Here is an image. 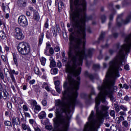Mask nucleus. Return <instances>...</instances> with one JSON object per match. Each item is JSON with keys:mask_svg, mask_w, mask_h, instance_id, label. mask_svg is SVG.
<instances>
[{"mask_svg": "<svg viewBox=\"0 0 131 131\" xmlns=\"http://www.w3.org/2000/svg\"><path fill=\"white\" fill-rule=\"evenodd\" d=\"M87 6L88 4H86L85 7L83 5H80L82 8H79L80 6H75V8L74 7H70V23L73 28L77 29L75 32L78 37L73 36L74 32H72V34L70 35L68 56L75 67H77V66H82L83 59L93 58L95 52V49L89 48L87 51L88 53H85V42L83 43V48L80 51V45L82 43V39H85L86 37V22L93 20V15H86Z\"/></svg>", "mask_w": 131, "mask_h": 131, "instance_id": "nucleus-1", "label": "nucleus"}, {"mask_svg": "<svg viewBox=\"0 0 131 131\" xmlns=\"http://www.w3.org/2000/svg\"><path fill=\"white\" fill-rule=\"evenodd\" d=\"M74 67L76 68L74 66H71L70 63L68 62L67 64L66 65V72L68 73V80L64 82V84L67 85V88L68 89V91L70 93H73L75 99H73V102H69V108L72 109H75L76 106H79V107H82L83 105L82 103L79 100H77L78 97V91L79 90V86H80V76H77V80L73 78V72H71V69H73Z\"/></svg>", "mask_w": 131, "mask_h": 131, "instance_id": "nucleus-2", "label": "nucleus"}, {"mask_svg": "<svg viewBox=\"0 0 131 131\" xmlns=\"http://www.w3.org/2000/svg\"><path fill=\"white\" fill-rule=\"evenodd\" d=\"M67 112H56V118L53 119L54 129L52 131H59L60 129L59 127L61 125H64L63 126V131L69 130V126H70V120L71 116L68 115L67 117L63 115V113H66Z\"/></svg>", "mask_w": 131, "mask_h": 131, "instance_id": "nucleus-3", "label": "nucleus"}, {"mask_svg": "<svg viewBox=\"0 0 131 131\" xmlns=\"http://www.w3.org/2000/svg\"><path fill=\"white\" fill-rule=\"evenodd\" d=\"M115 47L117 49V50H119L118 55L116 56L115 58V61H117V60H125V56L126 55H128L129 53L131 52V47L130 45L128 44V46L125 49V53H124V45L120 46V42H118L115 44Z\"/></svg>", "mask_w": 131, "mask_h": 131, "instance_id": "nucleus-4", "label": "nucleus"}, {"mask_svg": "<svg viewBox=\"0 0 131 131\" xmlns=\"http://www.w3.org/2000/svg\"><path fill=\"white\" fill-rule=\"evenodd\" d=\"M115 47L117 49V50H119L118 55L116 56L115 58V61H117V60H125V56L126 55H128L129 53L131 52V47L130 45L128 44V46L125 49V53H124V45L120 46V42H118L115 44Z\"/></svg>", "mask_w": 131, "mask_h": 131, "instance_id": "nucleus-5", "label": "nucleus"}, {"mask_svg": "<svg viewBox=\"0 0 131 131\" xmlns=\"http://www.w3.org/2000/svg\"><path fill=\"white\" fill-rule=\"evenodd\" d=\"M17 52L23 56H31L32 55V50L31 47L28 42H20L17 46Z\"/></svg>", "mask_w": 131, "mask_h": 131, "instance_id": "nucleus-6", "label": "nucleus"}, {"mask_svg": "<svg viewBox=\"0 0 131 131\" xmlns=\"http://www.w3.org/2000/svg\"><path fill=\"white\" fill-rule=\"evenodd\" d=\"M62 86L64 90L62 92V98H61V99H58L55 101V106H62V105H66L67 103L65 101L66 100H68V98H69L71 95V92L68 90V88H67V85L66 84L62 85Z\"/></svg>", "mask_w": 131, "mask_h": 131, "instance_id": "nucleus-7", "label": "nucleus"}, {"mask_svg": "<svg viewBox=\"0 0 131 131\" xmlns=\"http://www.w3.org/2000/svg\"><path fill=\"white\" fill-rule=\"evenodd\" d=\"M131 20V14L126 17L125 19H122V14L118 15L116 20V25L117 27H121L123 25L128 24Z\"/></svg>", "mask_w": 131, "mask_h": 131, "instance_id": "nucleus-8", "label": "nucleus"}, {"mask_svg": "<svg viewBox=\"0 0 131 131\" xmlns=\"http://www.w3.org/2000/svg\"><path fill=\"white\" fill-rule=\"evenodd\" d=\"M69 3L70 8L80 7V6H83V7L85 8L87 4L86 0H69Z\"/></svg>", "mask_w": 131, "mask_h": 131, "instance_id": "nucleus-9", "label": "nucleus"}, {"mask_svg": "<svg viewBox=\"0 0 131 131\" xmlns=\"http://www.w3.org/2000/svg\"><path fill=\"white\" fill-rule=\"evenodd\" d=\"M14 37L17 40H23L25 37V35L23 34L22 29L16 27L14 29Z\"/></svg>", "mask_w": 131, "mask_h": 131, "instance_id": "nucleus-10", "label": "nucleus"}, {"mask_svg": "<svg viewBox=\"0 0 131 131\" xmlns=\"http://www.w3.org/2000/svg\"><path fill=\"white\" fill-rule=\"evenodd\" d=\"M17 22L21 27H26L28 26V19L24 15H20L17 19Z\"/></svg>", "mask_w": 131, "mask_h": 131, "instance_id": "nucleus-11", "label": "nucleus"}, {"mask_svg": "<svg viewBox=\"0 0 131 131\" xmlns=\"http://www.w3.org/2000/svg\"><path fill=\"white\" fill-rule=\"evenodd\" d=\"M8 73L13 82H15L16 79L15 78V76L14 75H19V72L16 71L15 70H12V69H9L8 70Z\"/></svg>", "mask_w": 131, "mask_h": 131, "instance_id": "nucleus-12", "label": "nucleus"}, {"mask_svg": "<svg viewBox=\"0 0 131 131\" xmlns=\"http://www.w3.org/2000/svg\"><path fill=\"white\" fill-rule=\"evenodd\" d=\"M100 105H101V99L99 98H96L95 99V109H96V113L97 114H103V112L100 111Z\"/></svg>", "mask_w": 131, "mask_h": 131, "instance_id": "nucleus-13", "label": "nucleus"}, {"mask_svg": "<svg viewBox=\"0 0 131 131\" xmlns=\"http://www.w3.org/2000/svg\"><path fill=\"white\" fill-rule=\"evenodd\" d=\"M108 109L109 107H108V106L102 105L101 107V111L102 112V114H100V115H103L104 117H108V116H109V113H108Z\"/></svg>", "mask_w": 131, "mask_h": 131, "instance_id": "nucleus-14", "label": "nucleus"}, {"mask_svg": "<svg viewBox=\"0 0 131 131\" xmlns=\"http://www.w3.org/2000/svg\"><path fill=\"white\" fill-rule=\"evenodd\" d=\"M59 29H60V27L57 24H56L54 26L51 27L50 29V31H51L53 34V36H57L58 35V31H59Z\"/></svg>", "mask_w": 131, "mask_h": 131, "instance_id": "nucleus-15", "label": "nucleus"}, {"mask_svg": "<svg viewBox=\"0 0 131 131\" xmlns=\"http://www.w3.org/2000/svg\"><path fill=\"white\" fill-rule=\"evenodd\" d=\"M17 6L20 9H25L27 7V0H17Z\"/></svg>", "mask_w": 131, "mask_h": 131, "instance_id": "nucleus-16", "label": "nucleus"}, {"mask_svg": "<svg viewBox=\"0 0 131 131\" xmlns=\"http://www.w3.org/2000/svg\"><path fill=\"white\" fill-rule=\"evenodd\" d=\"M117 62L118 63L116 62V64L115 65V69L116 71H119V70L120 69V67L122 66H123V64H122L123 62H124V60L123 59H118Z\"/></svg>", "mask_w": 131, "mask_h": 131, "instance_id": "nucleus-17", "label": "nucleus"}, {"mask_svg": "<svg viewBox=\"0 0 131 131\" xmlns=\"http://www.w3.org/2000/svg\"><path fill=\"white\" fill-rule=\"evenodd\" d=\"M96 74H90L89 73V71H85L84 72V76L86 78H90L91 80H94L95 78H96Z\"/></svg>", "mask_w": 131, "mask_h": 131, "instance_id": "nucleus-18", "label": "nucleus"}, {"mask_svg": "<svg viewBox=\"0 0 131 131\" xmlns=\"http://www.w3.org/2000/svg\"><path fill=\"white\" fill-rule=\"evenodd\" d=\"M18 57L19 55L16 53H12V58L13 60V65H15L16 67L19 66V63L18 62Z\"/></svg>", "mask_w": 131, "mask_h": 131, "instance_id": "nucleus-19", "label": "nucleus"}, {"mask_svg": "<svg viewBox=\"0 0 131 131\" xmlns=\"http://www.w3.org/2000/svg\"><path fill=\"white\" fill-rule=\"evenodd\" d=\"M92 95H96V92H95V90L93 89H92L91 91V94L89 95V99L86 101V105H89L92 103V101L93 99L92 98Z\"/></svg>", "mask_w": 131, "mask_h": 131, "instance_id": "nucleus-20", "label": "nucleus"}, {"mask_svg": "<svg viewBox=\"0 0 131 131\" xmlns=\"http://www.w3.org/2000/svg\"><path fill=\"white\" fill-rule=\"evenodd\" d=\"M106 96L108 97L112 100V101H113L114 100V96H113V90H111V89H108V90L106 91Z\"/></svg>", "mask_w": 131, "mask_h": 131, "instance_id": "nucleus-21", "label": "nucleus"}, {"mask_svg": "<svg viewBox=\"0 0 131 131\" xmlns=\"http://www.w3.org/2000/svg\"><path fill=\"white\" fill-rule=\"evenodd\" d=\"M3 49L4 50L3 52L6 53V55H8V54H10V52L12 51V46H11V45H4Z\"/></svg>", "mask_w": 131, "mask_h": 131, "instance_id": "nucleus-22", "label": "nucleus"}, {"mask_svg": "<svg viewBox=\"0 0 131 131\" xmlns=\"http://www.w3.org/2000/svg\"><path fill=\"white\" fill-rule=\"evenodd\" d=\"M12 125L13 126H15V125H20L21 124V122L20 121V118L18 117H14L12 118Z\"/></svg>", "mask_w": 131, "mask_h": 131, "instance_id": "nucleus-23", "label": "nucleus"}, {"mask_svg": "<svg viewBox=\"0 0 131 131\" xmlns=\"http://www.w3.org/2000/svg\"><path fill=\"white\" fill-rule=\"evenodd\" d=\"M33 18L35 21L38 22L40 19V15H39V13L38 11H36V10H34L33 12Z\"/></svg>", "mask_w": 131, "mask_h": 131, "instance_id": "nucleus-24", "label": "nucleus"}, {"mask_svg": "<svg viewBox=\"0 0 131 131\" xmlns=\"http://www.w3.org/2000/svg\"><path fill=\"white\" fill-rule=\"evenodd\" d=\"M105 32H102L99 36V37L98 38V40L95 41V43H100V41H101V40H103L104 38H105Z\"/></svg>", "mask_w": 131, "mask_h": 131, "instance_id": "nucleus-25", "label": "nucleus"}, {"mask_svg": "<svg viewBox=\"0 0 131 131\" xmlns=\"http://www.w3.org/2000/svg\"><path fill=\"white\" fill-rule=\"evenodd\" d=\"M44 37H45V32H43V31L42 33H41L39 35V41H38V46L39 47L41 46V45H42Z\"/></svg>", "mask_w": 131, "mask_h": 131, "instance_id": "nucleus-26", "label": "nucleus"}, {"mask_svg": "<svg viewBox=\"0 0 131 131\" xmlns=\"http://www.w3.org/2000/svg\"><path fill=\"white\" fill-rule=\"evenodd\" d=\"M95 117H96V116L95 115V112L94 111H92L91 113L88 118L89 122H92V121L95 119Z\"/></svg>", "mask_w": 131, "mask_h": 131, "instance_id": "nucleus-27", "label": "nucleus"}, {"mask_svg": "<svg viewBox=\"0 0 131 131\" xmlns=\"http://www.w3.org/2000/svg\"><path fill=\"white\" fill-rule=\"evenodd\" d=\"M100 95L102 96L101 99H100V101H101L102 103H104L106 102V98H107V93L106 94H104V92H101Z\"/></svg>", "mask_w": 131, "mask_h": 131, "instance_id": "nucleus-28", "label": "nucleus"}, {"mask_svg": "<svg viewBox=\"0 0 131 131\" xmlns=\"http://www.w3.org/2000/svg\"><path fill=\"white\" fill-rule=\"evenodd\" d=\"M0 37L3 40L8 39L7 34L4 31H0Z\"/></svg>", "mask_w": 131, "mask_h": 131, "instance_id": "nucleus-29", "label": "nucleus"}, {"mask_svg": "<svg viewBox=\"0 0 131 131\" xmlns=\"http://www.w3.org/2000/svg\"><path fill=\"white\" fill-rule=\"evenodd\" d=\"M80 97L81 98V99L85 100V104H86V101H87L89 99V98H89V95H88V94L86 93H82L80 94Z\"/></svg>", "mask_w": 131, "mask_h": 131, "instance_id": "nucleus-30", "label": "nucleus"}, {"mask_svg": "<svg viewBox=\"0 0 131 131\" xmlns=\"http://www.w3.org/2000/svg\"><path fill=\"white\" fill-rule=\"evenodd\" d=\"M38 116L39 119H43L47 117V113L45 111H42L38 114Z\"/></svg>", "mask_w": 131, "mask_h": 131, "instance_id": "nucleus-31", "label": "nucleus"}, {"mask_svg": "<svg viewBox=\"0 0 131 131\" xmlns=\"http://www.w3.org/2000/svg\"><path fill=\"white\" fill-rule=\"evenodd\" d=\"M7 90V85L5 84L3 82L0 81V92H5Z\"/></svg>", "mask_w": 131, "mask_h": 131, "instance_id": "nucleus-32", "label": "nucleus"}, {"mask_svg": "<svg viewBox=\"0 0 131 131\" xmlns=\"http://www.w3.org/2000/svg\"><path fill=\"white\" fill-rule=\"evenodd\" d=\"M1 8L3 12L4 13L6 12V10L7 11H10V7H9V5L5 6V3H4L2 4Z\"/></svg>", "mask_w": 131, "mask_h": 131, "instance_id": "nucleus-33", "label": "nucleus"}, {"mask_svg": "<svg viewBox=\"0 0 131 131\" xmlns=\"http://www.w3.org/2000/svg\"><path fill=\"white\" fill-rule=\"evenodd\" d=\"M122 5L123 7H127L131 5V0H124L122 2Z\"/></svg>", "mask_w": 131, "mask_h": 131, "instance_id": "nucleus-34", "label": "nucleus"}, {"mask_svg": "<svg viewBox=\"0 0 131 131\" xmlns=\"http://www.w3.org/2000/svg\"><path fill=\"white\" fill-rule=\"evenodd\" d=\"M21 128L23 130H26L27 129L28 131H31V129L29 126H27L25 123H23L21 124Z\"/></svg>", "mask_w": 131, "mask_h": 131, "instance_id": "nucleus-35", "label": "nucleus"}, {"mask_svg": "<svg viewBox=\"0 0 131 131\" xmlns=\"http://www.w3.org/2000/svg\"><path fill=\"white\" fill-rule=\"evenodd\" d=\"M74 70H75V74L76 77H77V76H79L80 74H81V67L79 68L76 70H75V69H74Z\"/></svg>", "mask_w": 131, "mask_h": 131, "instance_id": "nucleus-36", "label": "nucleus"}, {"mask_svg": "<svg viewBox=\"0 0 131 131\" xmlns=\"http://www.w3.org/2000/svg\"><path fill=\"white\" fill-rule=\"evenodd\" d=\"M49 26H50V25H49V18H47L43 25L42 31H43V32H45V30L48 29V28H49Z\"/></svg>", "mask_w": 131, "mask_h": 131, "instance_id": "nucleus-37", "label": "nucleus"}, {"mask_svg": "<svg viewBox=\"0 0 131 131\" xmlns=\"http://www.w3.org/2000/svg\"><path fill=\"white\" fill-rule=\"evenodd\" d=\"M108 9L111 11V12H116V10L114 9V5L113 3L108 4Z\"/></svg>", "mask_w": 131, "mask_h": 131, "instance_id": "nucleus-38", "label": "nucleus"}, {"mask_svg": "<svg viewBox=\"0 0 131 131\" xmlns=\"http://www.w3.org/2000/svg\"><path fill=\"white\" fill-rule=\"evenodd\" d=\"M34 112L35 113L37 114L39 113L40 110H41V107H40V105H37L35 106H34Z\"/></svg>", "mask_w": 131, "mask_h": 131, "instance_id": "nucleus-39", "label": "nucleus"}, {"mask_svg": "<svg viewBox=\"0 0 131 131\" xmlns=\"http://www.w3.org/2000/svg\"><path fill=\"white\" fill-rule=\"evenodd\" d=\"M40 62L41 65H42V66H45L46 63L47 62V58H46L43 56H42L40 60Z\"/></svg>", "mask_w": 131, "mask_h": 131, "instance_id": "nucleus-40", "label": "nucleus"}, {"mask_svg": "<svg viewBox=\"0 0 131 131\" xmlns=\"http://www.w3.org/2000/svg\"><path fill=\"white\" fill-rule=\"evenodd\" d=\"M109 78H110V76L108 74H106L105 76V78L104 79L103 83V84H107L109 82Z\"/></svg>", "mask_w": 131, "mask_h": 131, "instance_id": "nucleus-41", "label": "nucleus"}, {"mask_svg": "<svg viewBox=\"0 0 131 131\" xmlns=\"http://www.w3.org/2000/svg\"><path fill=\"white\" fill-rule=\"evenodd\" d=\"M34 72L35 74H36V75H39L40 72L39 71V68L37 67V66L34 67Z\"/></svg>", "mask_w": 131, "mask_h": 131, "instance_id": "nucleus-42", "label": "nucleus"}, {"mask_svg": "<svg viewBox=\"0 0 131 131\" xmlns=\"http://www.w3.org/2000/svg\"><path fill=\"white\" fill-rule=\"evenodd\" d=\"M66 53L65 52V51H63L62 52V57L63 58V59H62V61L63 62H67V57L66 56Z\"/></svg>", "mask_w": 131, "mask_h": 131, "instance_id": "nucleus-43", "label": "nucleus"}, {"mask_svg": "<svg viewBox=\"0 0 131 131\" xmlns=\"http://www.w3.org/2000/svg\"><path fill=\"white\" fill-rule=\"evenodd\" d=\"M56 61H55V60H54V59H52V60H51L50 61V68H53L54 67H56Z\"/></svg>", "mask_w": 131, "mask_h": 131, "instance_id": "nucleus-44", "label": "nucleus"}, {"mask_svg": "<svg viewBox=\"0 0 131 131\" xmlns=\"http://www.w3.org/2000/svg\"><path fill=\"white\" fill-rule=\"evenodd\" d=\"M8 54L4 55H1V59L3 60V62H5V63H7L8 62V56H7Z\"/></svg>", "mask_w": 131, "mask_h": 131, "instance_id": "nucleus-45", "label": "nucleus"}, {"mask_svg": "<svg viewBox=\"0 0 131 131\" xmlns=\"http://www.w3.org/2000/svg\"><path fill=\"white\" fill-rule=\"evenodd\" d=\"M32 89L35 93H38V91H39V88H38V86L37 84L36 85H32Z\"/></svg>", "mask_w": 131, "mask_h": 131, "instance_id": "nucleus-46", "label": "nucleus"}, {"mask_svg": "<svg viewBox=\"0 0 131 131\" xmlns=\"http://www.w3.org/2000/svg\"><path fill=\"white\" fill-rule=\"evenodd\" d=\"M101 23L103 24L106 22V20L107 19V17L106 16V15L103 14L101 16Z\"/></svg>", "mask_w": 131, "mask_h": 131, "instance_id": "nucleus-47", "label": "nucleus"}, {"mask_svg": "<svg viewBox=\"0 0 131 131\" xmlns=\"http://www.w3.org/2000/svg\"><path fill=\"white\" fill-rule=\"evenodd\" d=\"M52 36V33H50L49 30H47L46 33V37L47 39H50Z\"/></svg>", "mask_w": 131, "mask_h": 131, "instance_id": "nucleus-48", "label": "nucleus"}, {"mask_svg": "<svg viewBox=\"0 0 131 131\" xmlns=\"http://www.w3.org/2000/svg\"><path fill=\"white\" fill-rule=\"evenodd\" d=\"M122 125L125 128H127L128 127V122L126 120L123 121L122 122Z\"/></svg>", "mask_w": 131, "mask_h": 131, "instance_id": "nucleus-49", "label": "nucleus"}, {"mask_svg": "<svg viewBox=\"0 0 131 131\" xmlns=\"http://www.w3.org/2000/svg\"><path fill=\"white\" fill-rule=\"evenodd\" d=\"M4 71L2 69H0V78L2 79V80H4L5 79V76H4Z\"/></svg>", "mask_w": 131, "mask_h": 131, "instance_id": "nucleus-50", "label": "nucleus"}, {"mask_svg": "<svg viewBox=\"0 0 131 131\" xmlns=\"http://www.w3.org/2000/svg\"><path fill=\"white\" fill-rule=\"evenodd\" d=\"M92 68L93 70H97V69H100L101 67L100 66V64H93Z\"/></svg>", "mask_w": 131, "mask_h": 131, "instance_id": "nucleus-51", "label": "nucleus"}, {"mask_svg": "<svg viewBox=\"0 0 131 131\" xmlns=\"http://www.w3.org/2000/svg\"><path fill=\"white\" fill-rule=\"evenodd\" d=\"M116 13V12H112V13L110 15V21H113Z\"/></svg>", "mask_w": 131, "mask_h": 131, "instance_id": "nucleus-52", "label": "nucleus"}, {"mask_svg": "<svg viewBox=\"0 0 131 131\" xmlns=\"http://www.w3.org/2000/svg\"><path fill=\"white\" fill-rule=\"evenodd\" d=\"M29 122L30 124H31V125H32V126H33V127H34V125L36 124V122H34V119H30L29 120Z\"/></svg>", "mask_w": 131, "mask_h": 131, "instance_id": "nucleus-53", "label": "nucleus"}, {"mask_svg": "<svg viewBox=\"0 0 131 131\" xmlns=\"http://www.w3.org/2000/svg\"><path fill=\"white\" fill-rule=\"evenodd\" d=\"M119 36V33H112V34L111 35V36H113L114 38H117L118 36Z\"/></svg>", "mask_w": 131, "mask_h": 131, "instance_id": "nucleus-54", "label": "nucleus"}, {"mask_svg": "<svg viewBox=\"0 0 131 131\" xmlns=\"http://www.w3.org/2000/svg\"><path fill=\"white\" fill-rule=\"evenodd\" d=\"M120 108L124 112H126V111H127V107H126V106L124 105H121V106H120Z\"/></svg>", "mask_w": 131, "mask_h": 131, "instance_id": "nucleus-55", "label": "nucleus"}, {"mask_svg": "<svg viewBox=\"0 0 131 131\" xmlns=\"http://www.w3.org/2000/svg\"><path fill=\"white\" fill-rule=\"evenodd\" d=\"M3 30H4L5 32H8V31H9V26L6 25V24H5L4 25Z\"/></svg>", "mask_w": 131, "mask_h": 131, "instance_id": "nucleus-56", "label": "nucleus"}, {"mask_svg": "<svg viewBox=\"0 0 131 131\" xmlns=\"http://www.w3.org/2000/svg\"><path fill=\"white\" fill-rule=\"evenodd\" d=\"M4 124L7 126H11L12 125V123L9 121H5L4 122Z\"/></svg>", "mask_w": 131, "mask_h": 131, "instance_id": "nucleus-57", "label": "nucleus"}, {"mask_svg": "<svg viewBox=\"0 0 131 131\" xmlns=\"http://www.w3.org/2000/svg\"><path fill=\"white\" fill-rule=\"evenodd\" d=\"M116 64V62H115V60H111L109 62V65L110 67L114 66Z\"/></svg>", "mask_w": 131, "mask_h": 131, "instance_id": "nucleus-58", "label": "nucleus"}, {"mask_svg": "<svg viewBox=\"0 0 131 131\" xmlns=\"http://www.w3.org/2000/svg\"><path fill=\"white\" fill-rule=\"evenodd\" d=\"M124 69L126 70V71H129V70H130V69L129 68V65L128 64L125 65L124 66Z\"/></svg>", "mask_w": 131, "mask_h": 131, "instance_id": "nucleus-59", "label": "nucleus"}, {"mask_svg": "<svg viewBox=\"0 0 131 131\" xmlns=\"http://www.w3.org/2000/svg\"><path fill=\"white\" fill-rule=\"evenodd\" d=\"M54 85H55V88L60 86V80H57L54 82Z\"/></svg>", "mask_w": 131, "mask_h": 131, "instance_id": "nucleus-60", "label": "nucleus"}, {"mask_svg": "<svg viewBox=\"0 0 131 131\" xmlns=\"http://www.w3.org/2000/svg\"><path fill=\"white\" fill-rule=\"evenodd\" d=\"M110 115L112 117H115V111H114V110H111L110 113Z\"/></svg>", "mask_w": 131, "mask_h": 131, "instance_id": "nucleus-61", "label": "nucleus"}, {"mask_svg": "<svg viewBox=\"0 0 131 131\" xmlns=\"http://www.w3.org/2000/svg\"><path fill=\"white\" fill-rule=\"evenodd\" d=\"M45 128L48 130H52L53 129V126L52 125H46Z\"/></svg>", "mask_w": 131, "mask_h": 131, "instance_id": "nucleus-62", "label": "nucleus"}, {"mask_svg": "<svg viewBox=\"0 0 131 131\" xmlns=\"http://www.w3.org/2000/svg\"><path fill=\"white\" fill-rule=\"evenodd\" d=\"M108 53H109L110 55H111V56H112V55H113V54H114V53H115V50H114L113 49H110L108 50Z\"/></svg>", "mask_w": 131, "mask_h": 131, "instance_id": "nucleus-63", "label": "nucleus"}, {"mask_svg": "<svg viewBox=\"0 0 131 131\" xmlns=\"http://www.w3.org/2000/svg\"><path fill=\"white\" fill-rule=\"evenodd\" d=\"M5 20H4V18H0V26H2V25H4Z\"/></svg>", "mask_w": 131, "mask_h": 131, "instance_id": "nucleus-64", "label": "nucleus"}]
</instances>
